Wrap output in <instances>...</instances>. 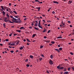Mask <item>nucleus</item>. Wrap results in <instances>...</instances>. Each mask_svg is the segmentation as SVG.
Returning a JSON list of instances; mask_svg holds the SVG:
<instances>
[{
    "instance_id": "1",
    "label": "nucleus",
    "mask_w": 74,
    "mask_h": 74,
    "mask_svg": "<svg viewBox=\"0 0 74 74\" xmlns=\"http://www.w3.org/2000/svg\"><path fill=\"white\" fill-rule=\"evenodd\" d=\"M4 22H9L10 23H14V22L8 20H4Z\"/></svg>"
},
{
    "instance_id": "2",
    "label": "nucleus",
    "mask_w": 74,
    "mask_h": 74,
    "mask_svg": "<svg viewBox=\"0 0 74 74\" xmlns=\"http://www.w3.org/2000/svg\"><path fill=\"white\" fill-rule=\"evenodd\" d=\"M38 26L39 27H40V28H41V29H42V27H41V26L40 25V20L39 21Z\"/></svg>"
},
{
    "instance_id": "3",
    "label": "nucleus",
    "mask_w": 74,
    "mask_h": 74,
    "mask_svg": "<svg viewBox=\"0 0 74 74\" xmlns=\"http://www.w3.org/2000/svg\"><path fill=\"white\" fill-rule=\"evenodd\" d=\"M36 23H35V26L37 27V26H38V22H37V21H36Z\"/></svg>"
},
{
    "instance_id": "4",
    "label": "nucleus",
    "mask_w": 74,
    "mask_h": 74,
    "mask_svg": "<svg viewBox=\"0 0 74 74\" xmlns=\"http://www.w3.org/2000/svg\"><path fill=\"white\" fill-rule=\"evenodd\" d=\"M49 63L50 64H53V62H52V61L51 60H50Z\"/></svg>"
},
{
    "instance_id": "5",
    "label": "nucleus",
    "mask_w": 74,
    "mask_h": 74,
    "mask_svg": "<svg viewBox=\"0 0 74 74\" xmlns=\"http://www.w3.org/2000/svg\"><path fill=\"white\" fill-rule=\"evenodd\" d=\"M1 11H3V10L5 11V10L4 8H3V6H1Z\"/></svg>"
},
{
    "instance_id": "6",
    "label": "nucleus",
    "mask_w": 74,
    "mask_h": 74,
    "mask_svg": "<svg viewBox=\"0 0 74 74\" xmlns=\"http://www.w3.org/2000/svg\"><path fill=\"white\" fill-rule=\"evenodd\" d=\"M72 3V1H69L68 2V4H71V3Z\"/></svg>"
},
{
    "instance_id": "7",
    "label": "nucleus",
    "mask_w": 74,
    "mask_h": 74,
    "mask_svg": "<svg viewBox=\"0 0 74 74\" xmlns=\"http://www.w3.org/2000/svg\"><path fill=\"white\" fill-rule=\"evenodd\" d=\"M53 3H54V4H58L59 3L56 1H53Z\"/></svg>"
},
{
    "instance_id": "8",
    "label": "nucleus",
    "mask_w": 74,
    "mask_h": 74,
    "mask_svg": "<svg viewBox=\"0 0 74 74\" xmlns=\"http://www.w3.org/2000/svg\"><path fill=\"white\" fill-rule=\"evenodd\" d=\"M17 21H18V22H19V23L21 22V21L19 18H18L17 19Z\"/></svg>"
},
{
    "instance_id": "9",
    "label": "nucleus",
    "mask_w": 74,
    "mask_h": 74,
    "mask_svg": "<svg viewBox=\"0 0 74 74\" xmlns=\"http://www.w3.org/2000/svg\"><path fill=\"white\" fill-rule=\"evenodd\" d=\"M56 51H57L58 52H60V50L58 49H55Z\"/></svg>"
},
{
    "instance_id": "10",
    "label": "nucleus",
    "mask_w": 74,
    "mask_h": 74,
    "mask_svg": "<svg viewBox=\"0 0 74 74\" xmlns=\"http://www.w3.org/2000/svg\"><path fill=\"white\" fill-rule=\"evenodd\" d=\"M60 65H59L57 66V69H60Z\"/></svg>"
},
{
    "instance_id": "11",
    "label": "nucleus",
    "mask_w": 74,
    "mask_h": 74,
    "mask_svg": "<svg viewBox=\"0 0 74 74\" xmlns=\"http://www.w3.org/2000/svg\"><path fill=\"white\" fill-rule=\"evenodd\" d=\"M19 44V40L17 41V42L16 43V44L17 45H18Z\"/></svg>"
},
{
    "instance_id": "12",
    "label": "nucleus",
    "mask_w": 74,
    "mask_h": 74,
    "mask_svg": "<svg viewBox=\"0 0 74 74\" xmlns=\"http://www.w3.org/2000/svg\"><path fill=\"white\" fill-rule=\"evenodd\" d=\"M63 69H64V67L61 66V67H60V69H61V70H63Z\"/></svg>"
},
{
    "instance_id": "13",
    "label": "nucleus",
    "mask_w": 74,
    "mask_h": 74,
    "mask_svg": "<svg viewBox=\"0 0 74 74\" xmlns=\"http://www.w3.org/2000/svg\"><path fill=\"white\" fill-rule=\"evenodd\" d=\"M29 57L31 59H32V58H33V56L32 55H30L29 56Z\"/></svg>"
},
{
    "instance_id": "14",
    "label": "nucleus",
    "mask_w": 74,
    "mask_h": 74,
    "mask_svg": "<svg viewBox=\"0 0 74 74\" xmlns=\"http://www.w3.org/2000/svg\"><path fill=\"white\" fill-rule=\"evenodd\" d=\"M1 12L2 13H3V15H4L5 14V13L4 11H2Z\"/></svg>"
},
{
    "instance_id": "15",
    "label": "nucleus",
    "mask_w": 74,
    "mask_h": 74,
    "mask_svg": "<svg viewBox=\"0 0 74 74\" xmlns=\"http://www.w3.org/2000/svg\"><path fill=\"white\" fill-rule=\"evenodd\" d=\"M62 36H58L57 38H62Z\"/></svg>"
},
{
    "instance_id": "16",
    "label": "nucleus",
    "mask_w": 74,
    "mask_h": 74,
    "mask_svg": "<svg viewBox=\"0 0 74 74\" xmlns=\"http://www.w3.org/2000/svg\"><path fill=\"white\" fill-rule=\"evenodd\" d=\"M13 20H14V21H15V22H16V20H17V19H16V18H13Z\"/></svg>"
},
{
    "instance_id": "17",
    "label": "nucleus",
    "mask_w": 74,
    "mask_h": 74,
    "mask_svg": "<svg viewBox=\"0 0 74 74\" xmlns=\"http://www.w3.org/2000/svg\"><path fill=\"white\" fill-rule=\"evenodd\" d=\"M25 29V28H24V27H20V29Z\"/></svg>"
},
{
    "instance_id": "18",
    "label": "nucleus",
    "mask_w": 74,
    "mask_h": 74,
    "mask_svg": "<svg viewBox=\"0 0 74 74\" xmlns=\"http://www.w3.org/2000/svg\"><path fill=\"white\" fill-rule=\"evenodd\" d=\"M15 45V43H11L10 44V45Z\"/></svg>"
},
{
    "instance_id": "19",
    "label": "nucleus",
    "mask_w": 74,
    "mask_h": 74,
    "mask_svg": "<svg viewBox=\"0 0 74 74\" xmlns=\"http://www.w3.org/2000/svg\"><path fill=\"white\" fill-rule=\"evenodd\" d=\"M62 47H60L59 48V50H60V51H62Z\"/></svg>"
},
{
    "instance_id": "20",
    "label": "nucleus",
    "mask_w": 74,
    "mask_h": 74,
    "mask_svg": "<svg viewBox=\"0 0 74 74\" xmlns=\"http://www.w3.org/2000/svg\"><path fill=\"white\" fill-rule=\"evenodd\" d=\"M36 36V34H34L33 35H32V38H33L34 37H35Z\"/></svg>"
},
{
    "instance_id": "21",
    "label": "nucleus",
    "mask_w": 74,
    "mask_h": 74,
    "mask_svg": "<svg viewBox=\"0 0 74 74\" xmlns=\"http://www.w3.org/2000/svg\"><path fill=\"white\" fill-rule=\"evenodd\" d=\"M44 30L42 31V32H45V31H46L47 30L45 28H44Z\"/></svg>"
},
{
    "instance_id": "22",
    "label": "nucleus",
    "mask_w": 74,
    "mask_h": 74,
    "mask_svg": "<svg viewBox=\"0 0 74 74\" xmlns=\"http://www.w3.org/2000/svg\"><path fill=\"white\" fill-rule=\"evenodd\" d=\"M16 32H19V33H20L21 32V30H17Z\"/></svg>"
},
{
    "instance_id": "23",
    "label": "nucleus",
    "mask_w": 74,
    "mask_h": 74,
    "mask_svg": "<svg viewBox=\"0 0 74 74\" xmlns=\"http://www.w3.org/2000/svg\"><path fill=\"white\" fill-rule=\"evenodd\" d=\"M64 74H68V71L65 72L64 73Z\"/></svg>"
},
{
    "instance_id": "24",
    "label": "nucleus",
    "mask_w": 74,
    "mask_h": 74,
    "mask_svg": "<svg viewBox=\"0 0 74 74\" xmlns=\"http://www.w3.org/2000/svg\"><path fill=\"white\" fill-rule=\"evenodd\" d=\"M13 12H14V14H17V13L16 12V11H13Z\"/></svg>"
},
{
    "instance_id": "25",
    "label": "nucleus",
    "mask_w": 74,
    "mask_h": 74,
    "mask_svg": "<svg viewBox=\"0 0 74 74\" xmlns=\"http://www.w3.org/2000/svg\"><path fill=\"white\" fill-rule=\"evenodd\" d=\"M27 41H28V42H30V40H29V39H27Z\"/></svg>"
},
{
    "instance_id": "26",
    "label": "nucleus",
    "mask_w": 74,
    "mask_h": 74,
    "mask_svg": "<svg viewBox=\"0 0 74 74\" xmlns=\"http://www.w3.org/2000/svg\"><path fill=\"white\" fill-rule=\"evenodd\" d=\"M4 27L5 28V23H4L3 25Z\"/></svg>"
},
{
    "instance_id": "27",
    "label": "nucleus",
    "mask_w": 74,
    "mask_h": 74,
    "mask_svg": "<svg viewBox=\"0 0 74 74\" xmlns=\"http://www.w3.org/2000/svg\"><path fill=\"white\" fill-rule=\"evenodd\" d=\"M34 1H35V2H40V1L38 0H36Z\"/></svg>"
},
{
    "instance_id": "28",
    "label": "nucleus",
    "mask_w": 74,
    "mask_h": 74,
    "mask_svg": "<svg viewBox=\"0 0 74 74\" xmlns=\"http://www.w3.org/2000/svg\"><path fill=\"white\" fill-rule=\"evenodd\" d=\"M7 16L8 18H10V16H9V15H8V14H7Z\"/></svg>"
},
{
    "instance_id": "29",
    "label": "nucleus",
    "mask_w": 74,
    "mask_h": 74,
    "mask_svg": "<svg viewBox=\"0 0 74 74\" xmlns=\"http://www.w3.org/2000/svg\"><path fill=\"white\" fill-rule=\"evenodd\" d=\"M34 28L35 29H36V30H38V28H37L36 27H34Z\"/></svg>"
},
{
    "instance_id": "30",
    "label": "nucleus",
    "mask_w": 74,
    "mask_h": 74,
    "mask_svg": "<svg viewBox=\"0 0 74 74\" xmlns=\"http://www.w3.org/2000/svg\"><path fill=\"white\" fill-rule=\"evenodd\" d=\"M51 44H53L55 43V42H54V41H51Z\"/></svg>"
},
{
    "instance_id": "31",
    "label": "nucleus",
    "mask_w": 74,
    "mask_h": 74,
    "mask_svg": "<svg viewBox=\"0 0 74 74\" xmlns=\"http://www.w3.org/2000/svg\"><path fill=\"white\" fill-rule=\"evenodd\" d=\"M23 49V47H21L20 48V49L22 50Z\"/></svg>"
},
{
    "instance_id": "32",
    "label": "nucleus",
    "mask_w": 74,
    "mask_h": 74,
    "mask_svg": "<svg viewBox=\"0 0 74 74\" xmlns=\"http://www.w3.org/2000/svg\"><path fill=\"white\" fill-rule=\"evenodd\" d=\"M42 58H39V60H42Z\"/></svg>"
},
{
    "instance_id": "33",
    "label": "nucleus",
    "mask_w": 74,
    "mask_h": 74,
    "mask_svg": "<svg viewBox=\"0 0 74 74\" xmlns=\"http://www.w3.org/2000/svg\"><path fill=\"white\" fill-rule=\"evenodd\" d=\"M27 67H29L30 66V65H29L28 64H27L26 65Z\"/></svg>"
},
{
    "instance_id": "34",
    "label": "nucleus",
    "mask_w": 74,
    "mask_h": 74,
    "mask_svg": "<svg viewBox=\"0 0 74 74\" xmlns=\"http://www.w3.org/2000/svg\"><path fill=\"white\" fill-rule=\"evenodd\" d=\"M50 58H51V59H52V58H53V56L52 55H51L50 56Z\"/></svg>"
},
{
    "instance_id": "35",
    "label": "nucleus",
    "mask_w": 74,
    "mask_h": 74,
    "mask_svg": "<svg viewBox=\"0 0 74 74\" xmlns=\"http://www.w3.org/2000/svg\"><path fill=\"white\" fill-rule=\"evenodd\" d=\"M7 19V17H5V18H3V19H4V20H6V19Z\"/></svg>"
},
{
    "instance_id": "36",
    "label": "nucleus",
    "mask_w": 74,
    "mask_h": 74,
    "mask_svg": "<svg viewBox=\"0 0 74 74\" xmlns=\"http://www.w3.org/2000/svg\"><path fill=\"white\" fill-rule=\"evenodd\" d=\"M10 52H11V53H13L14 52V51L13 50L11 51Z\"/></svg>"
},
{
    "instance_id": "37",
    "label": "nucleus",
    "mask_w": 74,
    "mask_h": 74,
    "mask_svg": "<svg viewBox=\"0 0 74 74\" xmlns=\"http://www.w3.org/2000/svg\"><path fill=\"white\" fill-rule=\"evenodd\" d=\"M42 21L43 22H45V20L43 19L42 20Z\"/></svg>"
},
{
    "instance_id": "38",
    "label": "nucleus",
    "mask_w": 74,
    "mask_h": 74,
    "mask_svg": "<svg viewBox=\"0 0 74 74\" xmlns=\"http://www.w3.org/2000/svg\"><path fill=\"white\" fill-rule=\"evenodd\" d=\"M40 48H43V46H42L41 45Z\"/></svg>"
},
{
    "instance_id": "39",
    "label": "nucleus",
    "mask_w": 74,
    "mask_h": 74,
    "mask_svg": "<svg viewBox=\"0 0 74 74\" xmlns=\"http://www.w3.org/2000/svg\"><path fill=\"white\" fill-rule=\"evenodd\" d=\"M51 32V30H49L47 32V33H49V32Z\"/></svg>"
},
{
    "instance_id": "40",
    "label": "nucleus",
    "mask_w": 74,
    "mask_h": 74,
    "mask_svg": "<svg viewBox=\"0 0 74 74\" xmlns=\"http://www.w3.org/2000/svg\"><path fill=\"white\" fill-rule=\"evenodd\" d=\"M51 8H49L48 10H47V11L48 12H49V10H50L51 9Z\"/></svg>"
},
{
    "instance_id": "41",
    "label": "nucleus",
    "mask_w": 74,
    "mask_h": 74,
    "mask_svg": "<svg viewBox=\"0 0 74 74\" xmlns=\"http://www.w3.org/2000/svg\"><path fill=\"white\" fill-rule=\"evenodd\" d=\"M47 22H51V21L50 20H48L47 21Z\"/></svg>"
},
{
    "instance_id": "42",
    "label": "nucleus",
    "mask_w": 74,
    "mask_h": 74,
    "mask_svg": "<svg viewBox=\"0 0 74 74\" xmlns=\"http://www.w3.org/2000/svg\"><path fill=\"white\" fill-rule=\"evenodd\" d=\"M12 35V34L11 33L9 35V36H11Z\"/></svg>"
},
{
    "instance_id": "43",
    "label": "nucleus",
    "mask_w": 74,
    "mask_h": 74,
    "mask_svg": "<svg viewBox=\"0 0 74 74\" xmlns=\"http://www.w3.org/2000/svg\"><path fill=\"white\" fill-rule=\"evenodd\" d=\"M70 54H71V55H73V53H72V52H71L70 53Z\"/></svg>"
},
{
    "instance_id": "44",
    "label": "nucleus",
    "mask_w": 74,
    "mask_h": 74,
    "mask_svg": "<svg viewBox=\"0 0 74 74\" xmlns=\"http://www.w3.org/2000/svg\"><path fill=\"white\" fill-rule=\"evenodd\" d=\"M45 42H49V41H48V40H47L45 41Z\"/></svg>"
},
{
    "instance_id": "45",
    "label": "nucleus",
    "mask_w": 74,
    "mask_h": 74,
    "mask_svg": "<svg viewBox=\"0 0 74 74\" xmlns=\"http://www.w3.org/2000/svg\"><path fill=\"white\" fill-rule=\"evenodd\" d=\"M27 19V18H25L24 19V21H26V19Z\"/></svg>"
},
{
    "instance_id": "46",
    "label": "nucleus",
    "mask_w": 74,
    "mask_h": 74,
    "mask_svg": "<svg viewBox=\"0 0 74 74\" xmlns=\"http://www.w3.org/2000/svg\"><path fill=\"white\" fill-rule=\"evenodd\" d=\"M12 21L14 22H17V21H15L14 20H12Z\"/></svg>"
},
{
    "instance_id": "47",
    "label": "nucleus",
    "mask_w": 74,
    "mask_h": 74,
    "mask_svg": "<svg viewBox=\"0 0 74 74\" xmlns=\"http://www.w3.org/2000/svg\"><path fill=\"white\" fill-rule=\"evenodd\" d=\"M52 13L53 14H55V12L54 11H53L52 12Z\"/></svg>"
},
{
    "instance_id": "48",
    "label": "nucleus",
    "mask_w": 74,
    "mask_h": 74,
    "mask_svg": "<svg viewBox=\"0 0 74 74\" xmlns=\"http://www.w3.org/2000/svg\"><path fill=\"white\" fill-rule=\"evenodd\" d=\"M67 22H68V23H70L71 22H70V21H67Z\"/></svg>"
},
{
    "instance_id": "49",
    "label": "nucleus",
    "mask_w": 74,
    "mask_h": 74,
    "mask_svg": "<svg viewBox=\"0 0 74 74\" xmlns=\"http://www.w3.org/2000/svg\"><path fill=\"white\" fill-rule=\"evenodd\" d=\"M41 56H42V57H44V55H43V54H41Z\"/></svg>"
},
{
    "instance_id": "50",
    "label": "nucleus",
    "mask_w": 74,
    "mask_h": 74,
    "mask_svg": "<svg viewBox=\"0 0 74 74\" xmlns=\"http://www.w3.org/2000/svg\"><path fill=\"white\" fill-rule=\"evenodd\" d=\"M6 41H8V39H6L5 40Z\"/></svg>"
},
{
    "instance_id": "51",
    "label": "nucleus",
    "mask_w": 74,
    "mask_h": 74,
    "mask_svg": "<svg viewBox=\"0 0 74 74\" xmlns=\"http://www.w3.org/2000/svg\"><path fill=\"white\" fill-rule=\"evenodd\" d=\"M44 38H47V36H44Z\"/></svg>"
},
{
    "instance_id": "52",
    "label": "nucleus",
    "mask_w": 74,
    "mask_h": 74,
    "mask_svg": "<svg viewBox=\"0 0 74 74\" xmlns=\"http://www.w3.org/2000/svg\"><path fill=\"white\" fill-rule=\"evenodd\" d=\"M70 68H68V70H69V71H70Z\"/></svg>"
},
{
    "instance_id": "53",
    "label": "nucleus",
    "mask_w": 74,
    "mask_h": 74,
    "mask_svg": "<svg viewBox=\"0 0 74 74\" xmlns=\"http://www.w3.org/2000/svg\"><path fill=\"white\" fill-rule=\"evenodd\" d=\"M9 5H10V6H11V3H10L9 4Z\"/></svg>"
},
{
    "instance_id": "54",
    "label": "nucleus",
    "mask_w": 74,
    "mask_h": 74,
    "mask_svg": "<svg viewBox=\"0 0 74 74\" xmlns=\"http://www.w3.org/2000/svg\"><path fill=\"white\" fill-rule=\"evenodd\" d=\"M47 73H49V71H47Z\"/></svg>"
},
{
    "instance_id": "55",
    "label": "nucleus",
    "mask_w": 74,
    "mask_h": 74,
    "mask_svg": "<svg viewBox=\"0 0 74 74\" xmlns=\"http://www.w3.org/2000/svg\"><path fill=\"white\" fill-rule=\"evenodd\" d=\"M70 27H73V26H72V25H70Z\"/></svg>"
},
{
    "instance_id": "56",
    "label": "nucleus",
    "mask_w": 74,
    "mask_h": 74,
    "mask_svg": "<svg viewBox=\"0 0 74 74\" xmlns=\"http://www.w3.org/2000/svg\"><path fill=\"white\" fill-rule=\"evenodd\" d=\"M10 17L11 18H13V16H10Z\"/></svg>"
},
{
    "instance_id": "57",
    "label": "nucleus",
    "mask_w": 74,
    "mask_h": 74,
    "mask_svg": "<svg viewBox=\"0 0 74 74\" xmlns=\"http://www.w3.org/2000/svg\"><path fill=\"white\" fill-rule=\"evenodd\" d=\"M72 68L73 69V71H74V67H72Z\"/></svg>"
},
{
    "instance_id": "58",
    "label": "nucleus",
    "mask_w": 74,
    "mask_h": 74,
    "mask_svg": "<svg viewBox=\"0 0 74 74\" xmlns=\"http://www.w3.org/2000/svg\"><path fill=\"white\" fill-rule=\"evenodd\" d=\"M0 45H1V46H3V44H2L1 43H0Z\"/></svg>"
},
{
    "instance_id": "59",
    "label": "nucleus",
    "mask_w": 74,
    "mask_h": 74,
    "mask_svg": "<svg viewBox=\"0 0 74 74\" xmlns=\"http://www.w3.org/2000/svg\"><path fill=\"white\" fill-rule=\"evenodd\" d=\"M14 17H15V18H18V16H14Z\"/></svg>"
},
{
    "instance_id": "60",
    "label": "nucleus",
    "mask_w": 74,
    "mask_h": 74,
    "mask_svg": "<svg viewBox=\"0 0 74 74\" xmlns=\"http://www.w3.org/2000/svg\"><path fill=\"white\" fill-rule=\"evenodd\" d=\"M29 29H32V27L31 26L29 27Z\"/></svg>"
},
{
    "instance_id": "61",
    "label": "nucleus",
    "mask_w": 74,
    "mask_h": 74,
    "mask_svg": "<svg viewBox=\"0 0 74 74\" xmlns=\"http://www.w3.org/2000/svg\"><path fill=\"white\" fill-rule=\"evenodd\" d=\"M58 47H60V45H58Z\"/></svg>"
},
{
    "instance_id": "62",
    "label": "nucleus",
    "mask_w": 74,
    "mask_h": 74,
    "mask_svg": "<svg viewBox=\"0 0 74 74\" xmlns=\"http://www.w3.org/2000/svg\"><path fill=\"white\" fill-rule=\"evenodd\" d=\"M23 41H24V42H26V40H25V39H24V40H23Z\"/></svg>"
},
{
    "instance_id": "63",
    "label": "nucleus",
    "mask_w": 74,
    "mask_h": 74,
    "mask_svg": "<svg viewBox=\"0 0 74 74\" xmlns=\"http://www.w3.org/2000/svg\"><path fill=\"white\" fill-rule=\"evenodd\" d=\"M40 7H38V10H40Z\"/></svg>"
},
{
    "instance_id": "64",
    "label": "nucleus",
    "mask_w": 74,
    "mask_h": 74,
    "mask_svg": "<svg viewBox=\"0 0 74 74\" xmlns=\"http://www.w3.org/2000/svg\"><path fill=\"white\" fill-rule=\"evenodd\" d=\"M17 34H14V36H16Z\"/></svg>"
}]
</instances>
